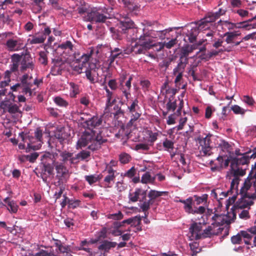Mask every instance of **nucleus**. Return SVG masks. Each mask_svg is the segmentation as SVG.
I'll use <instances>...</instances> for the list:
<instances>
[{
    "label": "nucleus",
    "instance_id": "nucleus-17",
    "mask_svg": "<svg viewBox=\"0 0 256 256\" xmlns=\"http://www.w3.org/2000/svg\"><path fill=\"white\" fill-rule=\"evenodd\" d=\"M137 39L138 43L144 46H146V48L148 50L152 48V46H156V44L154 42L152 37L147 32L144 33L143 34L140 35Z\"/></svg>",
    "mask_w": 256,
    "mask_h": 256
},
{
    "label": "nucleus",
    "instance_id": "nucleus-2",
    "mask_svg": "<svg viewBox=\"0 0 256 256\" xmlns=\"http://www.w3.org/2000/svg\"><path fill=\"white\" fill-rule=\"evenodd\" d=\"M20 70L21 72H24L28 69L32 70L34 68V60L29 52L27 50L26 52H22L20 54Z\"/></svg>",
    "mask_w": 256,
    "mask_h": 256
},
{
    "label": "nucleus",
    "instance_id": "nucleus-5",
    "mask_svg": "<svg viewBox=\"0 0 256 256\" xmlns=\"http://www.w3.org/2000/svg\"><path fill=\"white\" fill-rule=\"evenodd\" d=\"M217 18L214 12H208L206 16L196 23L200 30H206L210 28L211 23L215 22Z\"/></svg>",
    "mask_w": 256,
    "mask_h": 256
},
{
    "label": "nucleus",
    "instance_id": "nucleus-25",
    "mask_svg": "<svg viewBox=\"0 0 256 256\" xmlns=\"http://www.w3.org/2000/svg\"><path fill=\"white\" fill-rule=\"evenodd\" d=\"M232 46H229L226 48L223 46L222 48L218 50H212L206 54H204L200 57L202 59H210L212 56H218L220 53L223 52H230L232 50Z\"/></svg>",
    "mask_w": 256,
    "mask_h": 256
},
{
    "label": "nucleus",
    "instance_id": "nucleus-29",
    "mask_svg": "<svg viewBox=\"0 0 256 256\" xmlns=\"http://www.w3.org/2000/svg\"><path fill=\"white\" fill-rule=\"evenodd\" d=\"M148 50H149L146 48V46H144L138 42L134 46H132V51H133V52L135 54H146Z\"/></svg>",
    "mask_w": 256,
    "mask_h": 256
},
{
    "label": "nucleus",
    "instance_id": "nucleus-24",
    "mask_svg": "<svg viewBox=\"0 0 256 256\" xmlns=\"http://www.w3.org/2000/svg\"><path fill=\"white\" fill-rule=\"evenodd\" d=\"M230 167V176H228L229 178H230V176H233L234 178H237L238 180V182H240V177L246 174V170L240 168L238 166L234 165V163L231 164Z\"/></svg>",
    "mask_w": 256,
    "mask_h": 256
},
{
    "label": "nucleus",
    "instance_id": "nucleus-64",
    "mask_svg": "<svg viewBox=\"0 0 256 256\" xmlns=\"http://www.w3.org/2000/svg\"><path fill=\"white\" fill-rule=\"evenodd\" d=\"M234 12L238 14L242 18H248L250 16L248 11L243 9L238 10Z\"/></svg>",
    "mask_w": 256,
    "mask_h": 256
},
{
    "label": "nucleus",
    "instance_id": "nucleus-16",
    "mask_svg": "<svg viewBox=\"0 0 256 256\" xmlns=\"http://www.w3.org/2000/svg\"><path fill=\"white\" fill-rule=\"evenodd\" d=\"M54 166L56 172V178L58 180V182L62 181L66 178L68 173V170L66 168L62 163L58 162H55L54 163Z\"/></svg>",
    "mask_w": 256,
    "mask_h": 256
},
{
    "label": "nucleus",
    "instance_id": "nucleus-43",
    "mask_svg": "<svg viewBox=\"0 0 256 256\" xmlns=\"http://www.w3.org/2000/svg\"><path fill=\"white\" fill-rule=\"evenodd\" d=\"M102 177V174H99L86 176L84 178L86 180L90 185H92L100 180Z\"/></svg>",
    "mask_w": 256,
    "mask_h": 256
},
{
    "label": "nucleus",
    "instance_id": "nucleus-4",
    "mask_svg": "<svg viewBox=\"0 0 256 256\" xmlns=\"http://www.w3.org/2000/svg\"><path fill=\"white\" fill-rule=\"evenodd\" d=\"M96 130H86L77 142L76 148H82L86 146L90 142L92 144L96 136Z\"/></svg>",
    "mask_w": 256,
    "mask_h": 256
},
{
    "label": "nucleus",
    "instance_id": "nucleus-31",
    "mask_svg": "<svg viewBox=\"0 0 256 256\" xmlns=\"http://www.w3.org/2000/svg\"><path fill=\"white\" fill-rule=\"evenodd\" d=\"M116 245L117 243L116 242H112L105 240L98 246V248L100 250L108 252L110 248H115Z\"/></svg>",
    "mask_w": 256,
    "mask_h": 256
},
{
    "label": "nucleus",
    "instance_id": "nucleus-46",
    "mask_svg": "<svg viewBox=\"0 0 256 256\" xmlns=\"http://www.w3.org/2000/svg\"><path fill=\"white\" fill-rule=\"evenodd\" d=\"M154 178H152L149 172L144 173L141 178V182L143 184L152 182L154 180Z\"/></svg>",
    "mask_w": 256,
    "mask_h": 256
},
{
    "label": "nucleus",
    "instance_id": "nucleus-49",
    "mask_svg": "<svg viewBox=\"0 0 256 256\" xmlns=\"http://www.w3.org/2000/svg\"><path fill=\"white\" fill-rule=\"evenodd\" d=\"M164 193H165V192L151 190L148 194V196L150 198V200L152 201V200L162 196Z\"/></svg>",
    "mask_w": 256,
    "mask_h": 256
},
{
    "label": "nucleus",
    "instance_id": "nucleus-14",
    "mask_svg": "<svg viewBox=\"0 0 256 256\" xmlns=\"http://www.w3.org/2000/svg\"><path fill=\"white\" fill-rule=\"evenodd\" d=\"M146 194V190L142 188H136L134 192L129 193V200L132 202H135L138 200H143L145 199Z\"/></svg>",
    "mask_w": 256,
    "mask_h": 256
},
{
    "label": "nucleus",
    "instance_id": "nucleus-15",
    "mask_svg": "<svg viewBox=\"0 0 256 256\" xmlns=\"http://www.w3.org/2000/svg\"><path fill=\"white\" fill-rule=\"evenodd\" d=\"M6 46L8 50L10 52L18 51L24 48L20 40H16L12 38L7 40Z\"/></svg>",
    "mask_w": 256,
    "mask_h": 256
},
{
    "label": "nucleus",
    "instance_id": "nucleus-28",
    "mask_svg": "<svg viewBox=\"0 0 256 256\" xmlns=\"http://www.w3.org/2000/svg\"><path fill=\"white\" fill-rule=\"evenodd\" d=\"M254 184V186L256 187V182L254 178L252 177H248L245 180L244 186L240 190V194H248L246 192L251 187L252 184Z\"/></svg>",
    "mask_w": 256,
    "mask_h": 256
},
{
    "label": "nucleus",
    "instance_id": "nucleus-62",
    "mask_svg": "<svg viewBox=\"0 0 256 256\" xmlns=\"http://www.w3.org/2000/svg\"><path fill=\"white\" fill-rule=\"evenodd\" d=\"M196 65H191L189 68L188 73L189 74L191 75L192 76L193 80L194 81L198 80V79L196 78L195 72L196 69Z\"/></svg>",
    "mask_w": 256,
    "mask_h": 256
},
{
    "label": "nucleus",
    "instance_id": "nucleus-22",
    "mask_svg": "<svg viewBox=\"0 0 256 256\" xmlns=\"http://www.w3.org/2000/svg\"><path fill=\"white\" fill-rule=\"evenodd\" d=\"M20 57L18 54H14L11 56V62L10 65V70H6L12 74V72L18 71L20 64Z\"/></svg>",
    "mask_w": 256,
    "mask_h": 256
},
{
    "label": "nucleus",
    "instance_id": "nucleus-13",
    "mask_svg": "<svg viewBox=\"0 0 256 256\" xmlns=\"http://www.w3.org/2000/svg\"><path fill=\"white\" fill-rule=\"evenodd\" d=\"M224 230V228L222 227L216 228L214 224H212L206 228L204 230L201 234V238H211L214 235H218L221 234Z\"/></svg>",
    "mask_w": 256,
    "mask_h": 256
},
{
    "label": "nucleus",
    "instance_id": "nucleus-50",
    "mask_svg": "<svg viewBox=\"0 0 256 256\" xmlns=\"http://www.w3.org/2000/svg\"><path fill=\"white\" fill-rule=\"evenodd\" d=\"M230 110H232L233 112L236 114L244 115L246 112V110L242 108L236 104L232 106L231 109L228 110V112H230Z\"/></svg>",
    "mask_w": 256,
    "mask_h": 256
},
{
    "label": "nucleus",
    "instance_id": "nucleus-37",
    "mask_svg": "<svg viewBox=\"0 0 256 256\" xmlns=\"http://www.w3.org/2000/svg\"><path fill=\"white\" fill-rule=\"evenodd\" d=\"M120 28L124 33L126 32V30L133 28L134 26V23L130 20H125L121 21L120 22Z\"/></svg>",
    "mask_w": 256,
    "mask_h": 256
},
{
    "label": "nucleus",
    "instance_id": "nucleus-56",
    "mask_svg": "<svg viewBox=\"0 0 256 256\" xmlns=\"http://www.w3.org/2000/svg\"><path fill=\"white\" fill-rule=\"evenodd\" d=\"M163 146L165 150H173L174 148V143L170 140L166 138L162 143Z\"/></svg>",
    "mask_w": 256,
    "mask_h": 256
},
{
    "label": "nucleus",
    "instance_id": "nucleus-52",
    "mask_svg": "<svg viewBox=\"0 0 256 256\" xmlns=\"http://www.w3.org/2000/svg\"><path fill=\"white\" fill-rule=\"evenodd\" d=\"M46 40L44 36H34L30 40L31 44H39L43 43Z\"/></svg>",
    "mask_w": 256,
    "mask_h": 256
},
{
    "label": "nucleus",
    "instance_id": "nucleus-58",
    "mask_svg": "<svg viewBox=\"0 0 256 256\" xmlns=\"http://www.w3.org/2000/svg\"><path fill=\"white\" fill-rule=\"evenodd\" d=\"M73 155L72 153H70L66 152H63L60 154V156L62 158V160L64 163L70 160L71 156Z\"/></svg>",
    "mask_w": 256,
    "mask_h": 256
},
{
    "label": "nucleus",
    "instance_id": "nucleus-54",
    "mask_svg": "<svg viewBox=\"0 0 256 256\" xmlns=\"http://www.w3.org/2000/svg\"><path fill=\"white\" fill-rule=\"evenodd\" d=\"M194 198H195V201L196 202V204H200L203 202H206L208 195L207 194H204L200 196L194 195Z\"/></svg>",
    "mask_w": 256,
    "mask_h": 256
},
{
    "label": "nucleus",
    "instance_id": "nucleus-36",
    "mask_svg": "<svg viewBox=\"0 0 256 256\" xmlns=\"http://www.w3.org/2000/svg\"><path fill=\"white\" fill-rule=\"evenodd\" d=\"M192 202L193 198L192 197H190L182 202V204H184V208L186 212L188 214H190L192 212Z\"/></svg>",
    "mask_w": 256,
    "mask_h": 256
},
{
    "label": "nucleus",
    "instance_id": "nucleus-18",
    "mask_svg": "<svg viewBox=\"0 0 256 256\" xmlns=\"http://www.w3.org/2000/svg\"><path fill=\"white\" fill-rule=\"evenodd\" d=\"M202 222H194L190 228V232L191 234L190 237L192 240H198L201 238V230H202Z\"/></svg>",
    "mask_w": 256,
    "mask_h": 256
},
{
    "label": "nucleus",
    "instance_id": "nucleus-7",
    "mask_svg": "<svg viewBox=\"0 0 256 256\" xmlns=\"http://www.w3.org/2000/svg\"><path fill=\"white\" fill-rule=\"evenodd\" d=\"M138 100L136 98L132 102L130 105L128 106V109L131 114V119L130 122L138 120L142 114L140 107L138 106Z\"/></svg>",
    "mask_w": 256,
    "mask_h": 256
},
{
    "label": "nucleus",
    "instance_id": "nucleus-32",
    "mask_svg": "<svg viewBox=\"0 0 256 256\" xmlns=\"http://www.w3.org/2000/svg\"><path fill=\"white\" fill-rule=\"evenodd\" d=\"M188 64L186 60L182 61L179 59L177 66L173 70L172 74L176 76L177 74L183 73Z\"/></svg>",
    "mask_w": 256,
    "mask_h": 256
},
{
    "label": "nucleus",
    "instance_id": "nucleus-35",
    "mask_svg": "<svg viewBox=\"0 0 256 256\" xmlns=\"http://www.w3.org/2000/svg\"><path fill=\"white\" fill-rule=\"evenodd\" d=\"M55 242L56 250H58L60 254H68L71 251L70 246H64L62 244L61 242L58 240H56Z\"/></svg>",
    "mask_w": 256,
    "mask_h": 256
},
{
    "label": "nucleus",
    "instance_id": "nucleus-6",
    "mask_svg": "<svg viewBox=\"0 0 256 256\" xmlns=\"http://www.w3.org/2000/svg\"><path fill=\"white\" fill-rule=\"evenodd\" d=\"M54 160L52 163L44 162L40 168V177L44 182H47L48 178L54 174Z\"/></svg>",
    "mask_w": 256,
    "mask_h": 256
},
{
    "label": "nucleus",
    "instance_id": "nucleus-20",
    "mask_svg": "<svg viewBox=\"0 0 256 256\" xmlns=\"http://www.w3.org/2000/svg\"><path fill=\"white\" fill-rule=\"evenodd\" d=\"M90 57V56L84 54L81 56L82 63L75 62L74 64L72 66V70L78 74L82 73L84 68H86V65L88 64V62L89 60Z\"/></svg>",
    "mask_w": 256,
    "mask_h": 256
},
{
    "label": "nucleus",
    "instance_id": "nucleus-41",
    "mask_svg": "<svg viewBox=\"0 0 256 256\" xmlns=\"http://www.w3.org/2000/svg\"><path fill=\"white\" fill-rule=\"evenodd\" d=\"M238 35L236 32H226L224 34V36L226 37L225 41L227 44H232Z\"/></svg>",
    "mask_w": 256,
    "mask_h": 256
},
{
    "label": "nucleus",
    "instance_id": "nucleus-38",
    "mask_svg": "<svg viewBox=\"0 0 256 256\" xmlns=\"http://www.w3.org/2000/svg\"><path fill=\"white\" fill-rule=\"evenodd\" d=\"M32 78V76H30L28 74H24L20 78V82H21L22 86H32V84L29 82Z\"/></svg>",
    "mask_w": 256,
    "mask_h": 256
},
{
    "label": "nucleus",
    "instance_id": "nucleus-30",
    "mask_svg": "<svg viewBox=\"0 0 256 256\" xmlns=\"http://www.w3.org/2000/svg\"><path fill=\"white\" fill-rule=\"evenodd\" d=\"M191 48L189 47V44H186L183 46L180 51V59L182 60H186V62H188V56L192 52Z\"/></svg>",
    "mask_w": 256,
    "mask_h": 256
},
{
    "label": "nucleus",
    "instance_id": "nucleus-21",
    "mask_svg": "<svg viewBox=\"0 0 256 256\" xmlns=\"http://www.w3.org/2000/svg\"><path fill=\"white\" fill-rule=\"evenodd\" d=\"M115 170L110 166L107 169L108 175L104 178V187L106 188H110L112 186V184L114 183L116 176L114 174Z\"/></svg>",
    "mask_w": 256,
    "mask_h": 256
},
{
    "label": "nucleus",
    "instance_id": "nucleus-44",
    "mask_svg": "<svg viewBox=\"0 0 256 256\" xmlns=\"http://www.w3.org/2000/svg\"><path fill=\"white\" fill-rule=\"evenodd\" d=\"M10 77L11 74H10V72H8V71H6L4 74V80L0 82V87L1 88H3L6 86H8L11 80Z\"/></svg>",
    "mask_w": 256,
    "mask_h": 256
},
{
    "label": "nucleus",
    "instance_id": "nucleus-33",
    "mask_svg": "<svg viewBox=\"0 0 256 256\" xmlns=\"http://www.w3.org/2000/svg\"><path fill=\"white\" fill-rule=\"evenodd\" d=\"M4 202L8 204V209L10 212L13 213L17 212L18 206L14 200H10L9 198H6Z\"/></svg>",
    "mask_w": 256,
    "mask_h": 256
},
{
    "label": "nucleus",
    "instance_id": "nucleus-60",
    "mask_svg": "<svg viewBox=\"0 0 256 256\" xmlns=\"http://www.w3.org/2000/svg\"><path fill=\"white\" fill-rule=\"evenodd\" d=\"M39 62L44 65L48 64L47 54L44 52H40Z\"/></svg>",
    "mask_w": 256,
    "mask_h": 256
},
{
    "label": "nucleus",
    "instance_id": "nucleus-53",
    "mask_svg": "<svg viewBox=\"0 0 256 256\" xmlns=\"http://www.w3.org/2000/svg\"><path fill=\"white\" fill-rule=\"evenodd\" d=\"M141 219L140 218H138L137 216H135L134 218H128L127 220H124L122 221L123 224H139L140 222Z\"/></svg>",
    "mask_w": 256,
    "mask_h": 256
},
{
    "label": "nucleus",
    "instance_id": "nucleus-19",
    "mask_svg": "<svg viewBox=\"0 0 256 256\" xmlns=\"http://www.w3.org/2000/svg\"><path fill=\"white\" fill-rule=\"evenodd\" d=\"M212 220L214 221L212 224H214L216 228L221 227L225 224H230L232 222V220H229L226 216L222 214H214L212 217Z\"/></svg>",
    "mask_w": 256,
    "mask_h": 256
},
{
    "label": "nucleus",
    "instance_id": "nucleus-40",
    "mask_svg": "<svg viewBox=\"0 0 256 256\" xmlns=\"http://www.w3.org/2000/svg\"><path fill=\"white\" fill-rule=\"evenodd\" d=\"M140 202H142L140 204V208L142 210V211L145 212V216H146L147 215L146 214V212L148 211L150 208V206L152 204V202L150 200H146V196L145 197V199L143 200H140Z\"/></svg>",
    "mask_w": 256,
    "mask_h": 256
},
{
    "label": "nucleus",
    "instance_id": "nucleus-26",
    "mask_svg": "<svg viewBox=\"0 0 256 256\" xmlns=\"http://www.w3.org/2000/svg\"><path fill=\"white\" fill-rule=\"evenodd\" d=\"M238 180L237 178H233L231 182L230 190H228L226 192H222V194L226 198L230 194H232L234 193L238 194Z\"/></svg>",
    "mask_w": 256,
    "mask_h": 256
},
{
    "label": "nucleus",
    "instance_id": "nucleus-34",
    "mask_svg": "<svg viewBox=\"0 0 256 256\" xmlns=\"http://www.w3.org/2000/svg\"><path fill=\"white\" fill-rule=\"evenodd\" d=\"M176 38H172L168 42H158L156 43V46H158L159 50H162L164 47L168 49H170L172 47H173L175 44H176Z\"/></svg>",
    "mask_w": 256,
    "mask_h": 256
},
{
    "label": "nucleus",
    "instance_id": "nucleus-10",
    "mask_svg": "<svg viewBox=\"0 0 256 256\" xmlns=\"http://www.w3.org/2000/svg\"><path fill=\"white\" fill-rule=\"evenodd\" d=\"M102 119L97 116H93L84 122V127L87 128L88 131L94 130V129L98 128L102 125Z\"/></svg>",
    "mask_w": 256,
    "mask_h": 256
},
{
    "label": "nucleus",
    "instance_id": "nucleus-11",
    "mask_svg": "<svg viewBox=\"0 0 256 256\" xmlns=\"http://www.w3.org/2000/svg\"><path fill=\"white\" fill-rule=\"evenodd\" d=\"M98 68L94 63L88 64V67H86L85 70L86 78L91 84H94L97 82L96 74L98 75L97 70Z\"/></svg>",
    "mask_w": 256,
    "mask_h": 256
},
{
    "label": "nucleus",
    "instance_id": "nucleus-1",
    "mask_svg": "<svg viewBox=\"0 0 256 256\" xmlns=\"http://www.w3.org/2000/svg\"><path fill=\"white\" fill-rule=\"evenodd\" d=\"M256 20V16L254 17L249 18L248 20L240 22L238 23H233L228 20H220L218 24L222 26V28L224 30H234L235 28H244L247 30L256 28V23H252L254 20Z\"/></svg>",
    "mask_w": 256,
    "mask_h": 256
},
{
    "label": "nucleus",
    "instance_id": "nucleus-8",
    "mask_svg": "<svg viewBox=\"0 0 256 256\" xmlns=\"http://www.w3.org/2000/svg\"><path fill=\"white\" fill-rule=\"evenodd\" d=\"M108 16L99 10H92L86 16L88 20L92 22L103 23L108 19Z\"/></svg>",
    "mask_w": 256,
    "mask_h": 256
},
{
    "label": "nucleus",
    "instance_id": "nucleus-61",
    "mask_svg": "<svg viewBox=\"0 0 256 256\" xmlns=\"http://www.w3.org/2000/svg\"><path fill=\"white\" fill-rule=\"evenodd\" d=\"M136 168H134V166H132L126 172H125L124 176L132 178L136 175Z\"/></svg>",
    "mask_w": 256,
    "mask_h": 256
},
{
    "label": "nucleus",
    "instance_id": "nucleus-63",
    "mask_svg": "<svg viewBox=\"0 0 256 256\" xmlns=\"http://www.w3.org/2000/svg\"><path fill=\"white\" fill-rule=\"evenodd\" d=\"M69 85L70 88V90L72 91L74 96L79 93L78 86L73 82H70Z\"/></svg>",
    "mask_w": 256,
    "mask_h": 256
},
{
    "label": "nucleus",
    "instance_id": "nucleus-57",
    "mask_svg": "<svg viewBox=\"0 0 256 256\" xmlns=\"http://www.w3.org/2000/svg\"><path fill=\"white\" fill-rule=\"evenodd\" d=\"M90 152L89 151L82 150L78 153V156L80 160H84L90 158Z\"/></svg>",
    "mask_w": 256,
    "mask_h": 256
},
{
    "label": "nucleus",
    "instance_id": "nucleus-51",
    "mask_svg": "<svg viewBox=\"0 0 256 256\" xmlns=\"http://www.w3.org/2000/svg\"><path fill=\"white\" fill-rule=\"evenodd\" d=\"M219 146L221 148L223 151L226 150L230 154V150L232 149V146L228 142L224 140H222L219 144Z\"/></svg>",
    "mask_w": 256,
    "mask_h": 256
},
{
    "label": "nucleus",
    "instance_id": "nucleus-42",
    "mask_svg": "<svg viewBox=\"0 0 256 256\" xmlns=\"http://www.w3.org/2000/svg\"><path fill=\"white\" fill-rule=\"evenodd\" d=\"M124 56L122 53L115 54L110 52V56L108 57L107 60V62L109 66H112V64L117 58H122Z\"/></svg>",
    "mask_w": 256,
    "mask_h": 256
},
{
    "label": "nucleus",
    "instance_id": "nucleus-27",
    "mask_svg": "<svg viewBox=\"0 0 256 256\" xmlns=\"http://www.w3.org/2000/svg\"><path fill=\"white\" fill-rule=\"evenodd\" d=\"M250 156H247L246 154H244L240 158L234 156L232 164L239 167L240 165L247 164L249 162Z\"/></svg>",
    "mask_w": 256,
    "mask_h": 256
},
{
    "label": "nucleus",
    "instance_id": "nucleus-39",
    "mask_svg": "<svg viewBox=\"0 0 256 256\" xmlns=\"http://www.w3.org/2000/svg\"><path fill=\"white\" fill-rule=\"evenodd\" d=\"M58 48L64 50H68V53L74 52V45L70 40L62 42L59 45Z\"/></svg>",
    "mask_w": 256,
    "mask_h": 256
},
{
    "label": "nucleus",
    "instance_id": "nucleus-48",
    "mask_svg": "<svg viewBox=\"0 0 256 256\" xmlns=\"http://www.w3.org/2000/svg\"><path fill=\"white\" fill-rule=\"evenodd\" d=\"M54 102L58 106L66 108L68 105V102L60 96H56L54 99Z\"/></svg>",
    "mask_w": 256,
    "mask_h": 256
},
{
    "label": "nucleus",
    "instance_id": "nucleus-45",
    "mask_svg": "<svg viewBox=\"0 0 256 256\" xmlns=\"http://www.w3.org/2000/svg\"><path fill=\"white\" fill-rule=\"evenodd\" d=\"M131 159L130 156L126 152L122 153L119 155V160L122 164L128 163Z\"/></svg>",
    "mask_w": 256,
    "mask_h": 256
},
{
    "label": "nucleus",
    "instance_id": "nucleus-59",
    "mask_svg": "<svg viewBox=\"0 0 256 256\" xmlns=\"http://www.w3.org/2000/svg\"><path fill=\"white\" fill-rule=\"evenodd\" d=\"M176 101L175 100L174 102H172V100L170 99L169 101L166 104V107L168 111H172L174 112L176 108Z\"/></svg>",
    "mask_w": 256,
    "mask_h": 256
},
{
    "label": "nucleus",
    "instance_id": "nucleus-47",
    "mask_svg": "<svg viewBox=\"0 0 256 256\" xmlns=\"http://www.w3.org/2000/svg\"><path fill=\"white\" fill-rule=\"evenodd\" d=\"M124 4L130 11L136 10L138 9V6L131 0H122Z\"/></svg>",
    "mask_w": 256,
    "mask_h": 256
},
{
    "label": "nucleus",
    "instance_id": "nucleus-55",
    "mask_svg": "<svg viewBox=\"0 0 256 256\" xmlns=\"http://www.w3.org/2000/svg\"><path fill=\"white\" fill-rule=\"evenodd\" d=\"M114 112H112V113L114 115L116 118H118V116H123L124 114V111L121 109L118 105H115L113 108Z\"/></svg>",
    "mask_w": 256,
    "mask_h": 256
},
{
    "label": "nucleus",
    "instance_id": "nucleus-3",
    "mask_svg": "<svg viewBox=\"0 0 256 256\" xmlns=\"http://www.w3.org/2000/svg\"><path fill=\"white\" fill-rule=\"evenodd\" d=\"M197 140L201 146L200 150L202 156H209L212 154V147L210 146L211 143L210 136L207 135L205 138L199 136L197 138Z\"/></svg>",
    "mask_w": 256,
    "mask_h": 256
},
{
    "label": "nucleus",
    "instance_id": "nucleus-9",
    "mask_svg": "<svg viewBox=\"0 0 256 256\" xmlns=\"http://www.w3.org/2000/svg\"><path fill=\"white\" fill-rule=\"evenodd\" d=\"M0 108L3 110L4 112H8L10 114L22 112L19 106L10 100L2 101L0 104Z\"/></svg>",
    "mask_w": 256,
    "mask_h": 256
},
{
    "label": "nucleus",
    "instance_id": "nucleus-12",
    "mask_svg": "<svg viewBox=\"0 0 256 256\" xmlns=\"http://www.w3.org/2000/svg\"><path fill=\"white\" fill-rule=\"evenodd\" d=\"M102 132L100 130H98V132L96 131V136L94 138V141L88 147V148L92 150H96L100 148L101 145L106 142L107 140L102 136Z\"/></svg>",
    "mask_w": 256,
    "mask_h": 256
},
{
    "label": "nucleus",
    "instance_id": "nucleus-23",
    "mask_svg": "<svg viewBox=\"0 0 256 256\" xmlns=\"http://www.w3.org/2000/svg\"><path fill=\"white\" fill-rule=\"evenodd\" d=\"M241 196L242 198L238 199V200L236 202L232 208V210H234V209L238 208L242 209L254 204V202L252 201H248L246 200L248 196V194H241Z\"/></svg>",
    "mask_w": 256,
    "mask_h": 256
}]
</instances>
